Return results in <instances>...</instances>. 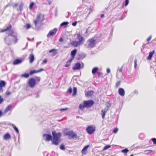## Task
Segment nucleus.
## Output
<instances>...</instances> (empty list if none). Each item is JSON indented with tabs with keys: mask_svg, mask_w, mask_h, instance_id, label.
Instances as JSON below:
<instances>
[{
	"mask_svg": "<svg viewBox=\"0 0 156 156\" xmlns=\"http://www.w3.org/2000/svg\"><path fill=\"white\" fill-rule=\"evenodd\" d=\"M120 84V81L117 82L116 84V87H118Z\"/></svg>",
	"mask_w": 156,
	"mask_h": 156,
	"instance_id": "obj_40",
	"label": "nucleus"
},
{
	"mask_svg": "<svg viewBox=\"0 0 156 156\" xmlns=\"http://www.w3.org/2000/svg\"><path fill=\"white\" fill-rule=\"evenodd\" d=\"M87 32V30H86V32Z\"/></svg>",
	"mask_w": 156,
	"mask_h": 156,
	"instance_id": "obj_60",
	"label": "nucleus"
},
{
	"mask_svg": "<svg viewBox=\"0 0 156 156\" xmlns=\"http://www.w3.org/2000/svg\"><path fill=\"white\" fill-rule=\"evenodd\" d=\"M77 88L76 87H74L73 89V92L72 95L74 96L76 94Z\"/></svg>",
	"mask_w": 156,
	"mask_h": 156,
	"instance_id": "obj_30",
	"label": "nucleus"
},
{
	"mask_svg": "<svg viewBox=\"0 0 156 156\" xmlns=\"http://www.w3.org/2000/svg\"><path fill=\"white\" fill-rule=\"evenodd\" d=\"M98 67H95L92 70V73L93 74H95L98 70Z\"/></svg>",
	"mask_w": 156,
	"mask_h": 156,
	"instance_id": "obj_29",
	"label": "nucleus"
},
{
	"mask_svg": "<svg viewBox=\"0 0 156 156\" xmlns=\"http://www.w3.org/2000/svg\"><path fill=\"white\" fill-rule=\"evenodd\" d=\"M23 4L22 3H21L20 5L19 6V9L20 11H21L22 10V7H23Z\"/></svg>",
	"mask_w": 156,
	"mask_h": 156,
	"instance_id": "obj_37",
	"label": "nucleus"
},
{
	"mask_svg": "<svg viewBox=\"0 0 156 156\" xmlns=\"http://www.w3.org/2000/svg\"><path fill=\"white\" fill-rule=\"evenodd\" d=\"M111 146L110 145H107L105 146L103 150L105 151L111 147Z\"/></svg>",
	"mask_w": 156,
	"mask_h": 156,
	"instance_id": "obj_32",
	"label": "nucleus"
},
{
	"mask_svg": "<svg viewBox=\"0 0 156 156\" xmlns=\"http://www.w3.org/2000/svg\"><path fill=\"white\" fill-rule=\"evenodd\" d=\"M96 129L95 127L93 125L88 126L86 129V131L89 134H91L94 133Z\"/></svg>",
	"mask_w": 156,
	"mask_h": 156,
	"instance_id": "obj_7",
	"label": "nucleus"
},
{
	"mask_svg": "<svg viewBox=\"0 0 156 156\" xmlns=\"http://www.w3.org/2000/svg\"><path fill=\"white\" fill-rule=\"evenodd\" d=\"M44 70V69L43 68H41L38 70H31L30 72L29 75H31L34 73H38L41 72L43 71Z\"/></svg>",
	"mask_w": 156,
	"mask_h": 156,
	"instance_id": "obj_12",
	"label": "nucleus"
},
{
	"mask_svg": "<svg viewBox=\"0 0 156 156\" xmlns=\"http://www.w3.org/2000/svg\"><path fill=\"white\" fill-rule=\"evenodd\" d=\"M68 23L67 22H63L61 24V26H63L64 25H68Z\"/></svg>",
	"mask_w": 156,
	"mask_h": 156,
	"instance_id": "obj_38",
	"label": "nucleus"
},
{
	"mask_svg": "<svg viewBox=\"0 0 156 156\" xmlns=\"http://www.w3.org/2000/svg\"><path fill=\"white\" fill-rule=\"evenodd\" d=\"M6 94L7 95H9L10 94L11 92L9 91H7L6 92Z\"/></svg>",
	"mask_w": 156,
	"mask_h": 156,
	"instance_id": "obj_50",
	"label": "nucleus"
},
{
	"mask_svg": "<svg viewBox=\"0 0 156 156\" xmlns=\"http://www.w3.org/2000/svg\"><path fill=\"white\" fill-rule=\"evenodd\" d=\"M29 62L30 63H32L34 60V56L33 54H31L29 57Z\"/></svg>",
	"mask_w": 156,
	"mask_h": 156,
	"instance_id": "obj_19",
	"label": "nucleus"
},
{
	"mask_svg": "<svg viewBox=\"0 0 156 156\" xmlns=\"http://www.w3.org/2000/svg\"><path fill=\"white\" fill-rule=\"evenodd\" d=\"M36 83L35 80L33 78L29 79L28 83L29 86L31 88H33L35 87Z\"/></svg>",
	"mask_w": 156,
	"mask_h": 156,
	"instance_id": "obj_6",
	"label": "nucleus"
},
{
	"mask_svg": "<svg viewBox=\"0 0 156 156\" xmlns=\"http://www.w3.org/2000/svg\"><path fill=\"white\" fill-rule=\"evenodd\" d=\"M94 104L92 100L84 101L83 103L79 105V108L81 110L83 109L85 107H88L92 106Z\"/></svg>",
	"mask_w": 156,
	"mask_h": 156,
	"instance_id": "obj_4",
	"label": "nucleus"
},
{
	"mask_svg": "<svg viewBox=\"0 0 156 156\" xmlns=\"http://www.w3.org/2000/svg\"><path fill=\"white\" fill-rule=\"evenodd\" d=\"M60 149L62 150H64L65 149V147L63 145H61L60 147Z\"/></svg>",
	"mask_w": 156,
	"mask_h": 156,
	"instance_id": "obj_41",
	"label": "nucleus"
},
{
	"mask_svg": "<svg viewBox=\"0 0 156 156\" xmlns=\"http://www.w3.org/2000/svg\"><path fill=\"white\" fill-rule=\"evenodd\" d=\"M31 26L30 25L28 24H27L25 26V27L27 29H29V28H30Z\"/></svg>",
	"mask_w": 156,
	"mask_h": 156,
	"instance_id": "obj_36",
	"label": "nucleus"
},
{
	"mask_svg": "<svg viewBox=\"0 0 156 156\" xmlns=\"http://www.w3.org/2000/svg\"><path fill=\"white\" fill-rule=\"evenodd\" d=\"M56 31L57 29H54V30L50 31L47 34V37H49L51 36L54 35L56 33Z\"/></svg>",
	"mask_w": 156,
	"mask_h": 156,
	"instance_id": "obj_13",
	"label": "nucleus"
},
{
	"mask_svg": "<svg viewBox=\"0 0 156 156\" xmlns=\"http://www.w3.org/2000/svg\"><path fill=\"white\" fill-rule=\"evenodd\" d=\"M11 136L10 134L7 133L4 135L3 136V139L5 140H8L11 138Z\"/></svg>",
	"mask_w": 156,
	"mask_h": 156,
	"instance_id": "obj_15",
	"label": "nucleus"
},
{
	"mask_svg": "<svg viewBox=\"0 0 156 156\" xmlns=\"http://www.w3.org/2000/svg\"><path fill=\"white\" fill-rule=\"evenodd\" d=\"M81 65L82 64L77 63L73 67V69L74 70H76L81 69L82 68Z\"/></svg>",
	"mask_w": 156,
	"mask_h": 156,
	"instance_id": "obj_10",
	"label": "nucleus"
},
{
	"mask_svg": "<svg viewBox=\"0 0 156 156\" xmlns=\"http://www.w3.org/2000/svg\"><path fill=\"white\" fill-rule=\"evenodd\" d=\"M77 38L79 40V41L82 44L85 41L84 38L80 35V33H77Z\"/></svg>",
	"mask_w": 156,
	"mask_h": 156,
	"instance_id": "obj_9",
	"label": "nucleus"
},
{
	"mask_svg": "<svg viewBox=\"0 0 156 156\" xmlns=\"http://www.w3.org/2000/svg\"><path fill=\"white\" fill-rule=\"evenodd\" d=\"M47 62V60L46 59H45L43 62L44 63H45Z\"/></svg>",
	"mask_w": 156,
	"mask_h": 156,
	"instance_id": "obj_54",
	"label": "nucleus"
},
{
	"mask_svg": "<svg viewBox=\"0 0 156 156\" xmlns=\"http://www.w3.org/2000/svg\"><path fill=\"white\" fill-rule=\"evenodd\" d=\"M107 72L108 73H109L110 72V70L109 68H108L107 69Z\"/></svg>",
	"mask_w": 156,
	"mask_h": 156,
	"instance_id": "obj_53",
	"label": "nucleus"
},
{
	"mask_svg": "<svg viewBox=\"0 0 156 156\" xmlns=\"http://www.w3.org/2000/svg\"><path fill=\"white\" fill-rule=\"evenodd\" d=\"M76 24H77V22H74L73 23H72V25L73 26H76Z\"/></svg>",
	"mask_w": 156,
	"mask_h": 156,
	"instance_id": "obj_48",
	"label": "nucleus"
},
{
	"mask_svg": "<svg viewBox=\"0 0 156 156\" xmlns=\"http://www.w3.org/2000/svg\"><path fill=\"white\" fill-rule=\"evenodd\" d=\"M94 92L92 91H88L85 93V95L87 97L91 96L93 94Z\"/></svg>",
	"mask_w": 156,
	"mask_h": 156,
	"instance_id": "obj_21",
	"label": "nucleus"
},
{
	"mask_svg": "<svg viewBox=\"0 0 156 156\" xmlns=\"http://www.w3.org/2000/svg\"><path fill=\"white\" fill-rule=\"evenodd\" d=\"M89 147V145H87L85 146L81 151L82 154L83 155H86L87 154V151Z\"/></svg>",
	"mask_w": 156,
	"mask_h": 156,
	"instance_id": "obj_14",
	"label": "nucleus"
},
{
	"mask_svg": "<svg viewBox=\"0 0 156 156\" xmlns=\"http://www.w3.org/2000/svg\"><path fill=\"white\" fill-rule=\"evenodd\" d=\"M64 134L66 135L69 136V137L74 138L76 136V135L72 131L65 132Z\"/></svg>",
	"mask_w": 156,
	"mask_h": 156,
	"instance_id": "obj_8",
	"label": "nucleus"
},
{
	"mask_svg": "<svg viewBox=\"0 0 156 156\" xmlns=\"http://www.w3.org/2000/svg\"><path fill=\"white\" fill-rule=\"evenodd\" d=\"M3 99L0 96V104L3 101Z\"/></svg>",
	"mask_w": 156,
	"mask_h": 156,
	"instance_id": "obj_47",
	"label": "nucleus"
},
{
	"mask_svg": "<svg viewBox=\"0 0 156 156\" xmlns=\"http://www.w3.org/2000/svg\"><path fill=\"white\" fill-rule=\"evenodd\" d=\"M147 151H152V150H146V151H145V152H146Z\"/></svg>",
	"mask_w": 156,
	"mask_h": 156,
	"instance_id": "obj_58",
	"label": "nucleus"
},
{
	"mask_svg": "<svg viewBox=\"0 0 156 156\" xmlns=\"http://www.w3.org/2000/svg\"><path fill=\"white\" fill-rule=\"evenodd\" d=\"M53 138L51 140L53 144L57 145L60 142V138L61 137V133H56L54 131L52 132Z\"/></svg>",
	"mask_w": 156,
	"mask_h": 156,
	"instance_id": "obj_2",
	"label": "nucleus"
},
{
	"mask_svg": "<svg viewBox=\"0 0 156 156\" xmlns=\"http://www.w3.org/2000/svg\"><path fill=\"white\" fill-rule=\"evenodd\" d=\"M136 62H137V60L136 59H135L134 61L135 65H134V67L135 68H136V65H137Z\"/></svg>",
	"mask_w": 156,
	"mask_h": 156,
	"instance_id": "obj_45",
	"label": "nucleus"
},
{
	"mask_svg": "<svg viewBox=\"0 0 156 156\" xmlns=\"http://www.w3.org/2000/svg\"><path fill=\"white\" fill-rule=\"evenodd\" d=\"M152 140L153 142V143L155 144H156V139L154 138L152 139Z\"/></svg>",
	"mask_w": 156,
	"mask_h": 156,
	"instance_id": "obj_43",
	"label": "nucleus"
},
{
	"mask_svg": "<svg viewBox=\"0 0 156 156\" xmlns=\"http://www.w3.org/2000/svg\"><path fill=\"white\" fill-rule=\"evenodd\" d=\"M104 16V15H103V14H101V17H103Z\"/></svg>",
	"mask_w": 156,
	"mask_h": 156,
	"instance_id": "obj_59",
	"label": "nucleus"
},
{
	"mask_svg": "<svg viewBox=\"0 0 156 156\" xmlns=\"http://www.w3.org/2000/svg\"><path fill=\"white\" fill-rule=\"evenodd\" d=\"M129 150L127 149H125L124 150H123L122 151V152L123 153H126L128 152Z\"/></svg>",
	"mask_w": 156,
	"mask_h": 156,
	"instance_id": "obj_35",
	"label": "nucleus"
},
{
	"mask_svg": "<svg viewBox=\"0 0 156 156\" xmlns=\"http://www.w3.org/2000/svg\"><path fill=\"white\" fill-rule=\"evenodd\" d=\"M3 115V112H2L1 111H0V117L1 116H2L3 115Z\"/></svg>",
	"mask_w": 156,
	"mask_h": 156,
	"instance_id": "obj_51",
	"label": "nucleus"
},
{
	"mask_svg": "<svg viewBox=\"0 0 156 156\" xmlns=\"http://www.w3.org/2000/svg\"><path fill=\"white\" fill-rule=\"evenodd\" d=\"M29 76V74L28 73H24L21 75V76L25 78H28Z\"/></svg>",
	"mask_w": 156,
	"mask_h": 156,
	"instance_id": "obj_31",
	"label": "nucleus"
},
{
	"mask_svg": "<svg viewBox=\"0 0 156 156\" xmlns=\"http://www.w3.org/2000/svg\"><path fill=\"white\" fill-rule=\"evenodd\" d=\"M49 52L52 53V56H54L57 53V50L55 49H52L49 51Z\"/></svg>",
	"mask_w": 156,
	"mask_h": 156,
	"instance_id": "obj_22",
	"label": "nucleus"
},
{
	"mask_svg": "<svg viewBox=\"0 0 156 156\" xmlns=\"http://www.w3.org/2000/svg\"><path fill=\"white\" fill-rule=\"evenodd\" d=\"M71 44L72 45H73V46L75 47H77L78 46L80 45L81 44L79 41H73L71 43Z\"/></svg>",
	"mask_w": 156,
	"mask_h": 156,
	"instance_id": "obj_16",
	"label": "nucleus"
},
{
	"mask_svg": "<svg viewBox=\"0 0 156 156\" xmlns=\"http://www.w3.org/2000/svg\"><path fill=\"white\" fill-rule=\"evenodd\" d=\"M118 129L117 128H116L115 129L113 130V133H116L118 131Z\"/></svg>",
	"mask_w": 156,
	"mask_h": 156,
	"instance_id": "obj_39",
	"label": "nucleus"
},
{
	"mask_svg": "<svg viewBox=\"0 0 156 156\" xmlns=\"http://www.w3.org/2000/svg\"><path fill=\"white\" fill-rule=\"evenodd\" d=\"M48 2L49 5H50L51 3L50 1H48Z\"/></svg>",
	"mask_w": 156,
	"mask_h": 156,
	"instance_id": "obj_57",
	"label": "nucleus"
},
{
	"mask_svg": "<svg viewBox=\"0 0 156 156\" xmlns=\"http://www.w3.org/2000/svg\"><path fill=\"white\" fill-rule=\"evenodd\" d=\"M151 36H150L149 37H148L147 39V41H150L151 40Z\"/></svg>",
	"mask_w": 156,
	"mask_h": 156,
	"instance_id": "obj_49",
	"label": "nucleus"
},
{
	"mask_svg": "<svg viewBox=\"0 0 156 156\" xmlns=\"http://www.w3.org/2000/svg\"><path fill=\"white\" fill-rule=\"evenodd\" d=\"M34 3L33 2H31L29 5V8L30 9H31L33 8V7L34 5Z\"/></svg>",
	"mask_w": 156,
	"mask_h": 156,
	"instance_id": "obj_33",
	"label": "nucleus"
},
{
	"mask_svg": "<svg viewBox=\"0 0 156 156\" xmlns=\"http://www.w3.org/2000/svg\"><path fill=\"white\" fill-rule=\"evenodd\" d=\"M18 4L17 3H15L13 4V8H15L16 7L18 6Z\"/></svg>",
	"mask_w": 156,
	"mask_h": 156,
	"instance_id": "obj_42",
	"label": "nucleus"
},
{
	"mask_svg": "<svg viewBox=\"0 0 156 156\" xmlns=\"http://www.w3.org/2000/svg\"><path fill=\"white\" fill-rule=\"evenodd\" d=\"M77 50L76 49L73 50L71 51V55L72 56V58L71 59H73L76 53Z\"/></svg>",
	"mask_w": 156,
	"mask_h": 156,
	"instance_id": "obj_18",
	"label": "nucleus"
},
{
	"mask_svg": "<svg viewBox=\"0 0 156 156\" xmlns=\"http://www.w3.org/2000/svg\"><path fill=\"white\" fill-rule=\"evenodd\" d=\"M68 91L70 92V93H72V89L71 88H69L68 90Z\"/></svg>",
	"mask_w": 156,
	"mask_h": 156,
	"instance_id": "obj_52",
	"label": "nucleus"
},
{
	"mask_svg": "<svg viewBox=\"0 0 156 156\" xmlns=\"http://www.w3.org/2000/svg\"><path fill=\"white\" fill-rule=\"evenodd\" d=\"M129 4V0H125V6H126Z\"/></svg>",
	"mask_w": 156,
	"mask_h": 156,
	"instance_id": "obj_44",
	"label": "nucleus"
},
{
	"mask_svg": "<svg viewBox=\"0 0 156 156\" xmlns=\"http://www.w3.org/2000/svg\"><path fill=\"white\" fill-rule=\"evenodd\" d=\"M119 93L121 96H124L125 94L124 90L122 88H119Z\"/></svg>",
	"mask_w": 156,
	"mask_h": 156,
	"instance_id": "obj_17",
	"label": "nucleus"
},
{
	"mask_svg": "<svg viewBox=\"0 0 156 156\" xmlns=\"http://www.w3.org/2000/svg\"><path fill=\"white\" fill-rule=\"evenodd\" d=\"M11 125L12 126L14 130L17 133H19V131L17 128L13 124H11Z\"/></svg>",
	"mask_w": 156,
	"mask_h": 156,
	"instance_id": "obj_28",
	"label": "nucleus"
},
{
	"mask_svg": "<svg viewBox=\"0 0 156 156\" xmlns=\"http://www.w3.org/2000/svg\"><path fill=\"white\" fill-rule=\"evenodd\" d=\"M68 109L67 108H61L60 109V110L61 111H64Z\"/></svg>",
	"mask_w": 156,
	"mask_h": 156,
	"instance_id": "obj_46",
	"label": "nucleus"
},
{
	"mask_svg": "<svg viewBox=\"0 0 156 156\" xmlns=\"http://www.w3.org/2000/svg\"><path fill=\"white\" fill-rule=\"evenodd\" d=\"M3 90L2 89V88L0 87V92H3Z\"/></svg>",
	"mask_w": 156,
	"mask_h": 156,
	"instance_id": "obj_55",
	"label": "nucleus"
},
{
	"mask_svg": "<svg viewBox=\"0 0 156 156\" xmlns=\"http://www.w3.org/2000/svg\"><path fill=\"white\" fill-rule=\"evenodd\" d=\"M6 84L5 82L2 80H0V87L2 88L4 87Z\"/></svg>",
	"mask_w": 156,
	"mask_h": 156,
	"instance_id": "obj_26",
	"label": "nucleus"
},
{
	"mask_svg": "<svg viewBox=\"0 0 156 156\" xmlns=\"http://www.w3.org/2000/svg\"><path fill=\"white\" fill-rule=\"evenodd\" d=\"M22 62V60L21 59H16L14 61L13 64L16 65L21 63Z\"/></svg>",
	"mask_w": 156,
	"mask_h": 156,
	"instance_id": "obj_20",
	"label": "nucleus"
},
{
	"mask_svg": "<svg viewBox=\"0 0 156 156\" xmlns=\"http://www.w3.org/2000/svg\"><path fill=\"white\" fill-rule=\"evenodd\" d=\"M11 27V26L9 25L8 26L6 29L2 30L1 31V32H3L6 31L7 33L10 35L5 40L6 43L8 44H10L12 42L15 43L17 42L18 40L17 38L16 34L12 30L10 29Z\"/></svg>",
	"mask_w": 156,
	"mask_h": 156,
	"instance_id": "obj_1",
	"label": "nucleus"
},
{
	"mask_svg": "<svg viewBox=\"0 0 156 156\" xmlns=\"http://www.w3.org/2000/svg\"><path fill=\"white\" fill-rule=\"evenodd\" d=\"M63 41V39L62 38H61L59 39V41L61 42Z\"/></svg>",
	"mask_w": 156,
	"mask_h": 156,
	"instance_id": "obj_56",
	"label": "nucleus"
},
{
	"mask_svg": "<svg viewBox=\"0 0 156 156\" xmlns=\"http://www.w3.org/2000/svg\"><path fill=\"white\" fill-rule=\"evenodd\" d=\"M11 106L10 105H9L6 108V109L4 110V111L3 112V115H5L6 113H7V112H8L10 109V108H11Z\"/></svg>",
	"mask_w": 156,
	"mask_h": 156,
	"instance_id": "obj_23",
	"label": "nucleus"
},
{
	"mask_svg": "<svg viewBox=\"0 0 156 156\" xmlns=\"http://www.w3.org/2000/svg\"><path fill=\"white\" fill-rule=\"evenodd\" d=\"M44 20V15L40 13L38 14L36 16L34 20V23L35 26L41 23Z\"/></svg>",
	"mask_w": 156,
	"mask_h": 156,
	"instance_id": "obj_3",
	"label": "nucleus"
},
{
	"mask_svg": "<svg viewBox=\"0 0 156 156\" xmlns=\"http://www.w3.org/2000/svg\"><path fill=\"white\" fill-rule=\"evenodd\" d=\"M73 59H71L69 60L66 63V64L65 65V67H68L70 65V63Z\"/></svg>",
	"mask_w": 156,
	"mask_h": 156,
	"instance_id": "obj_27",
	"label": "nucleus"
},
{
	"mask_svg": "<svg viewBox=\"0 0 156 156\" xmlns=\"http://www.w3.org/2000/svg\"><path fill=\"white\" fill-rule=\"evenodd\" d=\"M96 43V40L94 38H92L88 40L87 42V45L88 47L92 48L93 47Z\"/></svg>",
	"mask_w": 156,
	"mask_h": 156,
	"instance_id": "obj_5",
	"label": "nucleus"
},
{
	"mask_svg": "<svg viewBox=\"0 0 156 156\" xmlns=\"http://www.w3.org/2000/svg\"><path fill=\"white\" fill-rule=\"evenodd\" d=\"M154 53V51H151L149 52V55L147 58V59L148 60L151 59L152 56Z\"/></svg>",
	"mask_w": 156,
	"mask_h": 156,
	"instance_id": "obj_24",
	"label": "nucleus"
},
{
	"mask_svg": "<svg viewBox=\"0 0 156 156\" xmlns=\"http://www.w3.org/2000/svg\"><path fill=\"white\" fill-rule=\"evenodd\" d=\"M43 138L47 141H49L51 140L52 137L50 135L48 134H44L43 135Z\"/></svg>",
	"mask_w": 156,
	"mask_h": 156,
	"instance_id": "obj_11",
	"label": "nucleus"
},
{
	"mask_svg": "<svg viewBox=\"0 0 156 156\" xmlns=\"http://www.w3.org/2000/svg\"><path fill=\"white\" fill-rule=\"evenodd\" d=\"M107 110L106 109L102 110L101 111V115L103 119L105 118V114L107 112Z\"/></svg>",
	"mask_w": 156,
	"mask_h": 156,
	"instance_id": "obj_25",
	"label": "nucleus"
},
{
	"mask_svg": "<svg viewBox=\"0 0 156 156\" xmlns=\"http://www.w3.org/2000/svg\"><path fill=\"white\" fill-rule=\"evenodd\" d=\"M133 154H132V155H131V156H133Z\"/></svg>",
	"mask_w": 156,
	"mask_h": 156,
	"instance_id": "obj_61",
	"label": "nucleus"
},
{
	"mask_svg": "<svg viewBox=\"0 0 156 156\" xmlns=\"http://www.w3.org/2000/svg\"><path fill=\"white\" fill-rule=\"evenodd\" d=\"M36 79V82H39L41 80V78L37 76L35 77Z\"/></svg>",
	"mask_w": 156,
	"mask_h": 156,
	"instance_id": "obj_34",
	"label": "nucleus"
}]
</instances>
